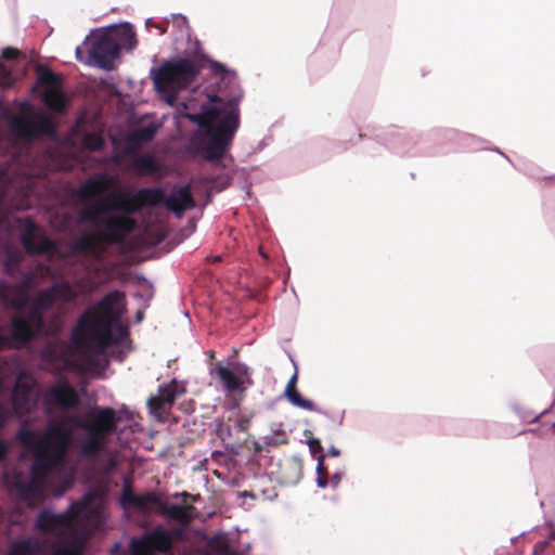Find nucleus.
I'll return each mask as SVG.
<instances>
[{"label":"nucleus","instance_id":"obj_1","mask_svg":"<svg viewBox=\"0 0 555 555\" xmlns=\"http://www.w3.org/2000/svg\"><path fill=\"white\" fill-rule=\"evenodd\" d=\"M199 42L195 40L191 56L175 55L164 60L158 67L150 69V78L160 98L178 113L197 125L186 152L206 162H219L228 154L232 140L240 127V102L244 92L235 70L223 63L209 60V70L218 79L217 89L208 94L198 113H188L186 102H179L177 94L192 86L202 72L203 62L198 56Z\"/></svg>","mask_w":555,"mask_h":555},{"label":"nucleus","instance_id":"obj_2","mask_svg":"<svg viewBox=\"0 0 555 555\" xmlns=\"http://www.w3.org/2000/svg\"><path fill=\"white\" fill-rule=\"evenodd\" d=\"M118 421L113 408L102 406L88 411L86 420L68 415L51 422L43 431L20 430L17 439L34 449V461L30 479L15 482L18 496L29 505L43 499L49 476L63 464L76 429L85 433L79 446L81 455L94 456L106 447V437L116 430Z\"/></svg>","mask_w":555,"mask_h":555},{"label":"nucleus","instance_id":"obj_3","mask_svg":"<svg viewBox=\"0 0 555 555\" xmlns=\"http://www.w3.org/2000/svg\"><path fill=\"white\" fill-rule=\"evenodd\" d=\"M108 182L90 178L79 185L76 193L86 203L77 214L79 224H91L100 238L109 243H120L132 232L137 221L132 217L144 206H155L163 198L159 188H143L134 194L125 189L105 193Z\"/></svg>","mask_w":555,"mask_h":555},{"label":"nucleus","instance_id":"obj_4","mask_svg":"<svg viewBox=\"0 0 555 555\" xmlns=\"http://www.w3.org/2000/svg\"><path fill=\"white\" fill-rule=\"evenodd\" d=\"M33 274H26L23 283L15 287L8 288L2 294V301L5 306L14 309L28 307L27 317L15 315L11 322V336L17 341H29L36 332L43 330V314L54 305L67 304L78 297V289L68 282H57L49 288L38 293L30 300L27 288L33 282Z\"/></svg>","mask_w":555,"mask_h":555},{"label":"nucleus","instance_id":"obj_5","mask_svg":"<svg viewBox=\"0 0 555 555\" xmlns=\"http://www.w3.org/2000/svg\"><path fill=\"white\" fill-rule=\"evenodd\" d=\"M124 312L125 297L120 292L109 293L89 308L72 332L77 349L101 354L111 345L122 341L128 336V328L120 323Z\"/></svg>","mask_w":555,"mask_h":555},{"label":"nucleus","instance_id":"obj_6","mask_svg":"<svg viewBox=\"0 0 555 555\" xmlns=\"http://www.w3.org/2000/svg\"><path fill=\"white\" fill-rule=\"evenodd\" d=\"M99 499L96 492L89 491L79 501L70 503L63 513L49 509L40 512L35 527L56 539L52 555H79L81 537L76 521L90 515L91 525L96 527L101 522L100 504L95 502Z\"/></svg>","mask_w":555,"mask_h":555},{"label":"nucleus","instance_id":"obj_7","mask_svg":"<svg viewBox=\"0 0 555 555\" xmlns=\"http://www.w3.org/2000/svg\"><path fill=\"white\" fill-rule=\"evenodd\" d=\"M89 39L90 48L83 64L107 70L113 68L120 49L131 52L137 46L135 34L129 22L94 28L85 38L83 44Z\"/></svg>","mask_w":555,"mask_h":555},{"label":"nucleus","instance_id":"obj_8","mask_svg":"<svg viewBox=\"0 0 555 555\" xmlns=\"http://www.w3.org/2000/svg\"><path fill=\"white\" fill-rule=\"evenodd\" d=\"M171 543L169 532L157 526L140 537L131 538L129 550L131 555H154L156 552H167Z\"/></svg>","mask_w":555,"mask_h":555},{"label":"nucleus","instance_id":"obj_9","mask_svg":"<svg viewBox=\"0 0 555 555\" xmlns=\"http://www.w3.org/2000/svg\"><path fill=\"white\" fill-rule=\"evenodd\" d=\"M10 127L14 134L27 139L35 138L39 134H54L52 121L44 114H38L33 119L23 116L13 117L10 120Z\"/></svg>","mask_w":555,"mask_h":555},{"label":"nucleus","instance_id":"obj_10","mask_svg":"<svg viewBox=\"0 0 555 555\" xmlns=\"http://www.w3.org/2000/svg\"><path fill=\"white\" fill-rule=\"evenodd\" d=\"M21 242L25 250L30 255H44L55 250V244L40 232L31 220H26Z\"/></svg>","mask_w":555,"mask_h":555},{"label":"nucleus","instance_id":"obj_11","mask_svg":"<svg viewBox=\"0 0 555 555\" xmlns=\"http://www.w3.org/2000/svg\"><path fill=\"white\" fill-rule=\"evenodd\" d=\"M47 403L59 405L63 410L76 408L79 402V396L74 387L66 380H60L52 385L44 393Z\"/></svg>","mask_w":555,"mask_h":555},{"label":"nucleus","instance_id":"obj_12","mask_svg":"<svg viewBox=\"0 0 555 555\" xmlns=\"http://www.w3.org/2000/svg\"><path fill=\"white\" fill-rule=\"evenodd\" d=\"M164 205L179 219L183 217L186 210L195 208L196 203L191 192L190 184L173 186L166 196Z\"/></svg>","mask_w":555,"mask_h":555},{"label":"nucleus","instance_id":"obj_13","mask_svg":"<svg viewBox=\"0 0 555 555\" xmlns=\"http://www.w3.org/2000/svg\"><path fill=\"white\" fill-rule=\"evenodd\" d=\"M215 373L225 392H242L245 390L242 379L244 375L248 374V367L245 364L237 362L234 364L233 369H230L219 363L215 367Z\"/></svg>","mask_w":555,"mask_h":555},{"label":"nucleus","instance_id":"obj_14","mask_svg":"<svg viewBox=\"0 0 555 555\" xmlns=\"http://www.w3.org/2000/svg\"><path fill=\"white\" fill-rule=\"evenodd\" d=\"M183 392L184 388L179 387L176 379H172L169 384L160 385L158 387V393L147 399V406L151 413H156L164 404H172L178 395Z\"/></svg>","mask_w":555,"mask_h":555},{"label":"nucleus","instance_id":"obj_15","mask_svg":"<svg viewBox=\"0 0 555 555\" xmlns=\"http://www.w3.org/2000/svg\"><path fill=\"white\" fill-rule=\"evenodd\" d=\"M17 56V50L13 48H5L0 55V87L9 88L13 83L11 69L3 64V60H13Z\"/></svg>","mask_w":555,"mask_h":555},{"label":"nucleus","instance_id":"obj_16","mask_svg":"<svg viewBox=\"0 0 555 555\" xmlns=\"http://www.w3.org/2000/svg\"><path fill=\"white\" fill-rule=\"evenodd\" d=\"M284 397L288 400V402L299 409L306 410V411H314L318 413L323 414L326 417H330V415L326 412H323L319 410L313 401L310 399L304 398L300 396L297 389H293L289 391H284Z\"/></svg>","mask_w":555,"mask_h":555},{"label":"nucleus","instance_id":"obj_17","mask_svg":"<svg viewBox=\"0 0 555 555\" xmlns=\"http://www.w3.org/2000/svg\"><path fill=\"white\" fill-rule=\"evenodd\" d=\"M74 251L77 254H87L91 256H99L95 238L91 234H83L74 244Z\"/></svg>","mask_w":555,"mask_h":555},{"label":"nucleus","instance_id":"obj_18","mask_svg":"<svg viewBox=\"0 0 555 555\" xmlns=\"http://www.w3.org/2000/svg\"><path fill=\"white\" fill-rule=\"evenodd\" d=\"M39 548L38 542L27 538L13 542L12 548L8 555H36Z\"/></svg>","mask_w":555,"mask_h":555},{"label":"nucleus","instance_id":"obj_19","mask_svg":"<svg viewBox=\"0 0 555 555\" xmlns=\"http://www.w3.org/2000/svg\"><path fill=\"white\" fill-rule=\"evenodd\" d=\"M120 503L122 505H132L135 507H143L146 503L144 498L137 496L132 493L130 479L127 476L124 477V488L120 495Z\"/></svg>","mask_w":555,"mask_h":555},{"label":"nucleus","instance_id":"obj_20","mask_svg":"<svg viewBox=\"0 0 555 555\" xmlns=\"http://www.w3.org/2000/svg\"><path fill=\"white\" fill-rule=\"evenodd\" d=\"M165 514L176 520L189 521L192 518L193 507L191 505L171 504L165 508Z\"/></svg>","mask_w":555,"mask_h":555},{"label":"nucleus","instance_id":"obj_21","mask_svg":"<svg viewBox=\"0 0 555 555\" xmlns=\"http://www.w3.org/2000/svg\"><path fill=\"white\" fill-rule=\"evenodd\" d=\"M43 101L48 108L56 112H61L65 105L62 92L54 88L44 93Z\"/></svg>","mask_w":555,"mask_h":555},{"label":"nucleus","instance_id":"obj_22","mask_svg":"<svg viewBox=\"0 0 555 555\" xmlns=\"http://www.w3.org/2000/svg\"><path fill=\"white\" fill-rule=\"evenodd\" d=\"M83 146L90 151H99L104 145V140L101 135L89 133L83 137Z\"/></svg>","mask_w":555,"mask_h":555},{"label":"nucleus","instance_id":"obj_23","mask_svg":"<svg viewBox=\"0 0 555 555\" xmlns=\"http://www.w3.org/2000/svg\"><path fill=\"white\" fill-rule=\"evenodd\" d=\"M134 168L153 170L155 169V159L151 155H140L133 159L132 163Z\"/></svg>","mask_w":555,"mask_h":555},{"label":"nucleus","instance_id":"obj_24","mask_svg":"<svg viewBox=\"0 0 555 555\" xmlns=\"http://www.w3.org/2000/svg\"><path fill=\"white\" fill-rule=\"evenodd\" d=\"M155 132H156V128L154 126L150 125L146 127L139 128L134 132L133 137H134V139H137L140 142H149L154 138Z\"/></svg>","mask_w":555,"mask_h":555},{"label":"nucleus","instance_id":"obj_25","mask_svg":"<svg viewBox=\"0 0 555 555\" xmlns=\"http://www.w3.org/2000/svg\"><path fill=\"white\" fill-rule=\"evenodd\" d=\"M261 441H262V444L268 448V447H272V446H278L279 443H286L287 442V439L286 437L284 438H276L274 437L273 435H263L259 438Z\"/></svg>","mask_w":555,"mask_h":555},{"label":"nucleus","instance_id":"obj_26","mask_svg":"<svg viewBox=\"0 0 555 555\" xmlns=\"http://www.w3.org/2000/svg\"><path fill=\"white\" fill-rule=\"evenodd\" d=\"M307 443H308L309 452L312 455H314L315 453L323 450V447H322L319 438H311L307 441Z\"/></svg>","mask_w":555,"mask_h":555},{"label":"nucleus","instance_id":"obj_27","mask_svg":"<svg viewBox=\"0 0 555 555\" xmlns=\"http://www.w3.org/2000/svg\"><path fill=\"white\" fill-rule=\"evenodd\" d=\"M56 349H60V356L61 358H64L66 356V352H67V349H68V346L65 345V344H62V345H59V344H51L47 347V352L52 350V351H56Z\"/></svg>","mask_w":555,"mask_h":555},{"label":"nucleus","instance_id":"obj_28","mask_svg":"<svg viewBox=\"0 0 555 555\" xmlns=\"http://www.w3.org/2000/svg\"><path fill=\"white\" fill-rule=\"evenodd\" d=\"M20 261V257L11 256L9 257L8 261L5 262V268L9 272H12L14 268L17 266Z\"/></svg>","mask_w":555,"mask_h":555},{"label":"nucleus","instance_id":"obj_29","mask_svg":"<svg viewBox=\"0 0 555 555\" xmlns=\"http://www.w3.org/2000/svg\"><path fill=\"white\" fill-rule=\"evenodd\" d=\"M323 463H324V454H321L317 457V466H315L317 476L324 475L325 470L323 467Z\"/></svg>","mask_w":555,"mask_h":555},{"label":"nucleus","instance_id":"obj_30","mask_svg":"<svg viewBox=\"0 0 555 555\" xmlns=\"http://www.w3.org/2000/svg\"><path fill=\"white\" fill-rule=\"evenodd\" d=\"M296 382H297V371H295L294 374L288 379L284 391H289V390L296 389Z\"/></svg>","mask_w":555,"mask_h":555},{"label":"nucleus","instance_id":"obj_31","mask_svg":"<svg viewBox=\"0 0 555 555\" xmlns=\"http://www.w3.org/2000/svg\"><path fill=\"white\" fill-rule=\"evenodd\" d=\"M117 465H118V462L115 457L109 459L104 467L105 473H109L111 470L116 468Z\"/></svg>","mask_w":555,"mask_h":555},{"label":"nucleus","instance_id":"obj_32","mask_svg":"<svg viewBox=\"0 0 555 555\" xmlns=\"http://www.w3.org/2000/svg\"><path fill=\"white\" fill-rule=\"evenodd\" d=\"M10 338L3 333V328L0 326V348L9 345Z\"/></svg>","mask_w":555,"mask_h":555},{"label":"nucleus","instance_id":"obj_33","mask_svg":"<svg viewBox=\"0 0 555 555\" xmlns=\"http://www.w3.org/2000/svg\"><path fill=\"white\" fill-rule=\"evenodd\" d=\"M340 478H341V474L340 473H335L332 477H331V485L334 487V488H337L339 482H340Z\"/></svg>","mask_w":555,"mask_h":555},{"label":"nucleus","instance_id":"obj_34","mask_svg":"<svg viewBox=\"0 0 555 555\" xmlns=\"http://www.w3.org/2000/svg\"><path fill=\"white\" fill-rule=\"evenodd\" d=\"M41 80L43 81H47V82H53L54 81V75L52 72H44L41 74Z\"/></svg>","mask_w":555,"mask_h":555},{"label":"nucleus","instance_id":"obj_35","mask_svg":"<svg viewBox=\"0 0 555 555\" xmlns=\"http://www.w3.org/2000/svg\"><path fill=\"white\" fill-rule=\"evenodd\" d=\"M459 138L467 144L473 143L476 140L474 135L467 133H462L459 135Z\"/></svg>","mask_w":555,"mask_h":555},{"label":"nucleus","instance_id":"obj_36","mask_svg":"<svg viewBox=\"0 0 555 555\" xmlns=\"http://www.w3.org/2000/svg\"><path fill=\"white\" fill-rule=\"evenodd\" d=\"M315 485H317V487L324 489L327 486V481L323 477V475L317 476Z\"/></svg>","mask_w":555,"mask_h":555},{"label":"nucleus","instance_id":"obj_37","mask_svg":"<svg viewBox=\"0 0 555 555\" xmlns=\"http://www.w3.org/2000/svg\"><path fill=\"white\" fill-rule=\"evenodd\" d=\"M345 417V411H340L338 415L335 417H331L333 422L337 423L338 425H341Z\"/></svg>","mask_w":555,"mask_h":555},{"label":"nucleus","instance_id":"obj_38","mask_svg":"<svg viewBox=\"0 0 555 555\" xmlns=\"http://www.w3.org/2000/svg\"><path fill=\"white\" fill-rule=\"evenodd\" d=\"M7 455V446L3 440L0 439V461Z\"/></svg>","mask_w":555,"mask_h":555},{"label":"nucleus","instance_id":"obj_39","mask_svg":"<svg viewBox=\"0 0 555 555\" xmlns=\"http://www.w3.org/2000/svg\"><path fill=\"white\" fill-rule=\"evenodd\" d=\"M546 545H547V541H541V542H539V543L534 546V553H533V555H535V554H537V552H539V551H543V550L546 547Z\"/></svg>","mask_w":555,"mask_h":555},{"label":"nucleus","instance_id":"obj_40","mask_svg":"<svg viewBox=\"0 0 555 555\" xmlns=\"http://www.w3.org/2000/svg\"><path fill=\"white\" fill-rule=\"evenodd\" d=\"M328 454L332 456H338L340 454V450L336 448L334 444L330 446Z\"/></svg>","mask_w":555,"mask_h":555},{"label":"nucleus","instance_id":"obj_41","mask_svg":"<svg viewBox=\"0 0 555 555\" xmlns=\"http://www.w3.org/2000/svg\"><path fill=\"white\" fill-rule=\"evenodd\" d=\"M254 449L256 452H260L266 449V447L262 444V441L259 439L254 442Z\"/></svg>","mask_w":555,"mask_h":555},{"label":"nucleus","instance_id":"obj_42","mask_svg":"<svg viewBox=\"0 0 555 555\" xmlns=\"http://www.w3.org/2000/svg\"><path fill=\"white\" fill-rule=\"evenodd\" d=\"M172 17H179V18H181V21H182L183 25H184L185 27H189L188 20H186V17H185L183 14H181V13H173V14H172Z\"/></svg>","mask_w":555,"mask_h":555},{"label":"nucleus","instance_id":"obj_43","mask_svg":"<svg viewBox=\"0 0 555 555\" xmlns=\"http://www.w3.org/2000/svg\"><path fill=\"white\" fill-rule=\"evenodd\" d=\"M75 55H76V59L78 61H80L81 63H83V61H86V59H82V56H81V48L80 47L76 48Z\"/></svg>","mask_w":555,"mask_h":555},{"label":"nucleus","instance_id":"obj_44","mask_svg":"<svg viewBox=\"0 0 555 555\" xmlns=\"http://www.w3.org/2000/svg\"><path fill=\"white\" fill-rule=\"evenodd\" d=\"M270 435L275 436H282V438L285 437L284 431L281 428H272V433Z\"/></svg>","mask_w":555,"mask_h":555},{"label":"nucleus","instance_id":"obj_45","mask_svg":"<svg viewBox=\"0 0 555 555\" xmlns=\"http://www.w3.org/2000/svg\"><path fill=\"white\" fill-rule=\"evenodd\" d=\"M142 318H143V313H142L141 311H138V312H137V317H135L137 322H141V321H142Z\"/></svg>","mask_w":555,"mask_h":555},{"label":"nucleus","instance_id":"obj_46","mask_svg":"<svg viewBox=\"0 0 555 555\" xmlns=\"http://www.w3.org/2000/svg\"><path fill=\"white\" fill-rule=\"evenodd\" d=\"M524 533H525V532H520L519 534H517V535H515V537L511 538V542H512V543H513V542H515V541H516L520 535H522Z\"/></svg>","mask_w":555,"mask_h":555},{"label":"nucleus","instance_id":"obj_47","mask_svg":"<svg viewBox=\"0 0 555 555\" xmlns=\"http://www.w3.org/2000/svg\"><path fill=\"white\" fill-rule=\"evenodd\" d=\"M153 27H155L156 30H160V33L164 34V30L159 27V25L154 24Z\"/></svg>","mask_w":555,"mask_h":555},{"label":"nucleus","instance_id":"obj_48","mask_svg":"<svg viewBox=\"0 0 555 555\" xmlns=\"http://www.w3.org/2000/svg\"><path fill=\"white\" fill-rule=\"evenodd\" d=\"M179 495L186 496L188 494H186V492L176 493V494H175V496H176V498H177V496H179Z\"/></svg>","mask_w":555,"mask_h":555},{"label":"nucleus","instance_id":"obj_49","mask_svg":"<svg viewBox=\"0 0 555 555\" xmlns=\"http://www.w3.org/2000/svg\"><path fill=\"white\" fill-rule=\"evenodd\" d=\"M214 179L208 177V178H205V181H208V182H211Z\"/></svg>","mask_w":555,"mask_h":555},{"label":"nucleus","instance_id":"obj_50","mask_svg":"<svg viewBox=\"0 0 555 555\" xmlns=\"http://www.w3.org/2000/svg\"><path fill=\"white\" fill-rule=\"evenodd\" d=\"M260 254L262 255V257L267 258V255L264 254V251L260 250Z\"/></svg>","mask_w":555,"mask_h":555},{"label":"nucleus","instance_id":"obj_51","mask_svg":"<svg viewBox=\"0 0 555 555\" xmlns=\"http://www.w3.org/2000/svg\"><path fill=\"white\" fill-rule=\"evenodd\" d=\"M151 18H147L145 22V25L147 26L150 24Z\"/></svg>","mask_w":555,"mask_h":555},{"label":"nucleus","instance_id":"obj_52","mask_svg":"<svg viewBox=\"0 0 555 555\" xmlns=\"http://www.w3.org/2000/svg\"><path fill=\"white\" fill-rule=\"evenodd\" d=\"M553 535L555 537V532L553 533Z\"/></svg>","mask_w":555,"mask_h":555}]
</instances>
